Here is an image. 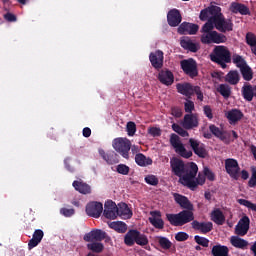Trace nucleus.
<instances>
[{"instance_id": "nucleus-9", "label": "nucleus", "mask_w": 256, "mask_h": 256, "mask_svg": "<svg viewBox=\"0 0 256 256\" xmlns=\"http://www.w3.org/2000/svg\"><path fill=\"white\" fill-rule=\"evenodd\" d=\"M226 173L235 181L239 180V173H241V167L239 162L234 158H228L225 160Z\"/></svg>"}, {"instance_id": "nucleus-64", "label": "nucleus", "mask_w": 256, "mask_h": 256, "mask_svg": "<svg viewBox=\"0 0 256 256\" xmlns=\"http://www.w3.org/2000/svg\"><path fill=\"white\" fill-rule=\"evenodd\" d=\"M248 187H256V170L253 171L252 176L248 181Z\"/></svg>"}, {"instance_id": "nucleus-55", "label": "nucleus", "mask_w": 256, "mask_h": 256, "mask_svg": "<svg viewBox=\"0 0 256 256\" xmlns=\"http://www.w3.org/2000/svg\"><path fill=\"white\" fill-rule=\"evenodd\" d=\"M184 109L186 113H193V111H195V103L191 100H187L184 103Z\"/></svg>"}, {"instance_id": "nucleus-60", "label": "nucleus", "mask_w": 256, "mask_h": 256, "mask_svg": "<svg viewBox=\"0 0 256 256\" xmlns=\"http://www.w3.org/2000/svg\"><path fill=\"white\" fill-rule=\"evenodd\" d=\"M193 95H197L198 101H203L204 99L203 92L201 91V87L199 86H194Z\"/></svg>"}, {"instance_id": "nucleus-14", "label": "nucleus", "mask_w": 256, "mask_h": 256, "mask_svg": "<svg viewBox=\"0 0 256 256\" xmlns=\"http://www.w3.org/2000/svg\"><path fill=\"white\" fill-rule=\"evenodd\" d=\"M183 21V17L181 16V12L176 8L171 9L167 14V22L170 27H179Z\"/></svg>"}, {"instance_id": "nucleus-56", "label": "nucleus", "mask_w": 256, "mask_h": 256, "mask_svg": "<svg viewBox=\"0 0 256 256\" xmlns=\"http://www.w3.org/2000/svg\"><path fill=\"white\" fill-rule=\"evenodd\" d=\"M60 213L64 217H73V215H75V209H73V208H70V209L69 208H61Z\"/></svg>"}, {"instance_id": "nucleus-53", "label": "nucleus", "mask_w": 256, "mask_h": 256, "mask_svg": "<svg viewBox=\"0 0 256 256\" xmlns=\"http://www.w3.org/2000/svg\"><path fill=\"white\" fill-rule=\"evenodd\" d=\"M145 183H147V185L157 187V185H159V178H157L155 175H148L145 177Z\"/></svg>"}, {"instance_id": "nucleus-44", "label": "nucleus", "mask_w": 256, "mask_h": 256, "mask_svg": "<svg viewBox=\"0 0 256 256\" xmlns=\"http://www.w3.org/2000/svg\"><path fill=\"white\" fill-rule=\"evenodd\" d=\"M209 129L214 137H218V139H221V141H225V135L223 134V130L215 126V124L210 125Z\"/></svg>"}, {"instance_id": "nucleus-27", "label": "nucleus", "mask_w": 256, "mask_h": 256, "mask_svg": "<svg viewBox=\"0 0 256 256\" xmlns=\"http://www.w3.org/2000/svg\"><path fill=\"white\" fill-rule=\"evenodd\" d=\"M151 217L149 221L155 229H163L165 227V222L161 219V212L160 211H152L150 212Z\"/></svg>"}, {"instance_id": "nucleus-37", "label": "nucleus", "mask_w": 256, "mask_h": 256, "mask_svg": "<svg viewBox=\"0 0 256 256\" xmlns=\"http://www.w3.org/2000/svg\"><path fill=\"white\" fill-rule=\"evenodd\" d=\"M230 243L233 247H236V249H245L249 245L247 240L240 238L239 236H232Z\"/></svg>"}, {"instance_id": "nucleus-29", "label": "nucleus", "mask_w": 256, "mask_h": 256, "mask_svg": "<svg viewBox=\"0 0 256 256\" xmlns=\"http://www.w3.org/2000/svg\"><path fill=\"white\" fill-rule=\"evenodd\" d=\"M117 217H121V219H131L133 217V212L129 209L127 204L120 203L117 206Z\"/></svg>"}, {"instance_id": "nucleus-15", "label": "nucleus", "mask_w": 256, "mask_h": 256, "mask_svg": "<svg viewBox=\"0 0 256 256\" xmlns=\"http://www.w3.org/2000/svg\"><path fill=\"white\" fill-rule=\"evenodd\" d=\"M198 31L199 25L189 22H183L178 27V33L180 35H197Z\"/></svg>"}, {"instance_id": "nucleus-51", "label": "nucleus", "mask_w": 256, "mask_h": 256, "mask_svg": "<svg viewBox=\"0 0 256 256\" xmlns=\"http://www.w3.org/2000/svg\"><path fill=\"white\" fill-rule=\"evenodd\" d=\"M237 202L239 203V205H243L244 207H247V209H251V211H256V204L249 200L238 199Z\"/></svg>"}, {"instance_id": "nucleus-20", "label": "nucleus", "mask_w": 256, "mask_h": 256, "mask_svg": "<svg viewBox=\"0 0 256 256\" xmlns=\"http://www.w3.org/2000/svg\"><path fill=\"white\" fill-rule=\"evenodd\" d=\"M104 217L106 219H115L117 217V204L112 200H108L104 204Z\"/></svg>"}, {"instance_id": "nucleus-19", "label": "nucleus", "mask_w": 256, "mask_h": 256, "mask_svg": "<svg viewBox=\"0 0 256 256\" xmlns=\"http://www.w3.org/2000/svg\"><path fill=\"white\" fill-rule=\"evenodd\" d=\"M149 59L154 69H161L163 67V51L157 50L156 52H151L149 55Z\"/></svg>"}, {"instance_id": "nucleus-32", "label": "nucleus", "mask_w": 256, "mask_h": 256, "mask_svg": "<svg viewBox=\"0 0 256 256\" xmlns=\"http://www.w3.org/2000/svg\"><path fill=\"white\" fill-rule=\"evenodd\" d=\"M212 256H229V247L221 244L214 245L211 250Z\"/></svg>"}, {"instance_id": "nucleus-2", "label": "nucleus", "mask_w": 256, "mask_h": 256, "mask_svg": "<svg viewBox=\"0 0 256 256\" xmlns=\"http://www.w3.org/2000/svg\"><path fill=\"white\" fill-rule=\"evenodd\" d=\"M195 164V162L185 163L179 158H172L170 160L171 172L176 177H179V183H181V185L189 183V178L193 177L196 171Z\"/></svg>"}, {"instance_id": "nucleus-38", "label": "nucleus", "mask_w": 256, "mask_h": 256, "mask_svg": "<svg viewBox=\"0 0 256 256\" xmlns=\"http://www.w3.org/2000/svg\"><path fill=\"white\" fill-rule=\"evenodd\" d=\"M170 145L173 147V149H175L176 152L179 149H183V143L181 142V138L175 133H172L170 135Z\"/></svg>"}, {"instance_id": "nucleus-28", "label": "nucleus", "mask_w": 256, "mask_h": 256, "mask_svg": "<svg viewBox=\"0 0 256 256\" xmlns=\"http://www.w3.org/2000/svg\"><path fill=\"white\" fill-rule=\"evenodd\" d=\"M72 187H74L75 191H78V193H81L82 195H90L91 193V186L83 180H76L72 183Z\"/></svg>"}, {"instance_id": "nucleus-58", "label": "nucleus", "mask_w": 256, "mask_h": 256, "mask_svg": "<svg viewBox=\"0 0 256 256\" xmlns=\"http://www.w3.org/2000/svg\"><path fill=\"white\" fill-rule=\"evenodd\" d=\"M175 239L176 241H187V239H189V234H187V232H178L176 235H175Z\"/></svg>"}, {"instance_id": "nucleus-41", "label": "nucleus", "mask_w": 256, "mask_h": 256, "mask_svg": "<svg viewBox=\"0 0 256 256\" xmlns=\"http://www.w3.org/2000/svg\"><path fill=\"white\" fill-rule=\"evenodd\" d=\"M156 239H157L158 245L161 247V249H164L165 251L171 249L173 243L170 242L167 237L158 236Z\"/></svg>"}, {"instance_id": "nucleus-22", "label": "nucleus", "mask_w": 256, "mask_h": 256, "mask_svg": "<svg viewBox=\"0 0 256 256\" xmlns=\"http://www.w3.org/2000/svg\"><path fill=\"white\" fill-rule=\"evenodd\" d=\"M174 201L181 207V209L184 210H189V209H194L193 203L189 201V198H187L184 195H181L179 193H174L173 194Z\"/></svg>"}, {"instance_id": "nucleus-21", "label": "nucleus", "mask_w": 256, "mask_h": 256, "mask_svg": "<svg viewBox=\"0 0 256 256\" xmlns=\"http://www.w3.org/2000/svg\"><path fill=\"white\" fill-rule=\"evenodd\" d=\"M99 155L106 161L108 165H115L119 163V155L115 153V151H108L105 152V150L101 149L99 150Z\"/></svg>"}, {"instance_id": "nucleus-52", "label": "nucleus", "mask_w": 256, "mask_h": 256, "mask_svg": "<svg viewBox=\"0 0 256 256\" xmlns=\"http://www.w3.org/2000/svg\"><path fill=\"white\" fill-rule=\"evenodd\" d=\"M116 171L120 175H129V171H131V168L126 164H118L116 166Z\"/></svg>"}, {"instance_id": "nucleus-54", "label": "nucleus", "mask_w": 256, "mask_h": 256, "mask_svg": "<svg viewBox=\"0 0 256 256\" xmlns=\"http://www.w3.org/2000/svg\"><path fill=\"white\" fill-rule=\"evenodd\" d=\"M215 23H213V21L208 20V22H206L202 28H201V33L205 34V33H212V31H214V26Z\"/></svg>"}, {"instance_id": "nucleus-59", "label": "nucleus", "mask_w": 256, "mask_h": 256, "mask_svg": "<svg viewBox=\"0 0 256 256\" xmlns=\"http://www.w3.org/2000/svg\"><path fill=\"white\" fill-rule=\"evenodd\" d=\"M203 111H204V115L208 118V119H213V109H211V106L209 105H205L203 107Z\"/></svg>"}, {"instance_id": "nucleus-1", "label": "nucleus", "mask_w": 256, "mask_h": 256, "mask_svg": "<svg viewBox=\"0 0 256 256\" xmlns=\"http://www.w3.org/2000/svg\"><path fill=\"white\" fill-rule=\"evenodd\" d=\"M200 21H213L215 29L220 33H227L233 31V21L225 19V15L221 12V7L211 5L200 11Z\"/></svg>"}, {"instance_id": "nucleus-43", "label": "nucleus", "mask_w": 256, "mask_h": 256, "mask_svg": "<svg viewBox=\"0 0 256 256\" xmlns=\"http://www.w3.org/2000/svg\"><path fill=\"white\" fill-rule=\"evenodd\" d=\"M240 73L244 79V81H252L253 80V69L250 66H245L240 70Z\"/></svg>"}, {"instance_id": "nucleus-48", "label": "nucleus", "mask_w": 256, "mask_h": 256, "mask_svg": "<svg viewBox=\"0 0 256 256\" xmlns=\"http://www.w3.org/2000/svg\"><path fill=\"white\" fill-rule=\"evenodd\" d=\"M126 131L129 137H133V135L137 133V125L135 124V122H132V121L128 122L126 125Z\"/></svg>"}, {"instance_id": "nucleus-7", "label": "nucleus", "mask_w": 256, "mask_h": 256, "mask_svg": "<svg viewBox=\"0 0 256 256\" xmlns=\"http://www.w3.org/2000/svg\"><path fill=\"white\" fill-rule=\"evenodd\" d=\"M180 67L183 73L190 77V79H195V77H199V67L195 59L188 58L181 60Z\"/></svg>"}, {"instance_id": "nucleus-31", "label": "nucleus", "mask_w": 256, "mask_h": 256, "mask_svg": "<svg viewBox=\"0 0 256 256\" xmlns=\"http://www.w3.org/2000/svg\"><path fill=\"white\" fill-rule=\"evenodd\" d=\"M178 93L181 95H185V97H191L193 95V89L195 86L191 85V83L177 84L176 85Z\"/></svg>"}, {"instance_id": "nucleus-36", "label": "nucleus", "mask_w": 256, "mask_h": 256, "mask_svg": "<svg viewBox=\"0 0 256 256\" xmlns=\"http://www.w3.org/2000/svg\"><path fill=\"white\" fill-rule=\"evenodd\" d=\"M135 163L138 164L139 167H147L153 165V159L150 157L146 158L143 153H138L135 155Z\"/></svg>"}, {"instance_id": "nucleus-8", "label": "nucleus", "mask_w": 256, "mask_h": 256, "mask_svg": "<svg viewBox=\"0 0 256 256\" xmlns=\"http://www.w3.org/2000/svg\"><path fill=\"white\" fill-rule=\"evenodd\" d=\"M113 149L124 159H129V151H131V141L127 138H115L112 141Z\"/></svg>"}, {"instance_id": "nucleus-63", "label": "nucleus", "mask_w": 256, "mask_h": 256, "mask_svg": "<svg viewBox=\"0 0 256 256\" xmlns=\"http://www.w3.org/2000/svg\"><path fill=\"white\" fill-rule=\"evenodd\" d=\"M171 113L173 117H176V118L182 117L183 115V111L181 110V108H178V107H173L171 109Z\"/></svg>"}, {"instance_id": "nucleus-13", "label": "nucleus", "mask_w": 256, "mask_h": 256, "mask_svg": "<svg viewBox=\"0 0 256 256\" xmlns=\"http://www.w3.org/2000/svg\"><path fill=\"white\" fill-rule=\"evenodd\" d=\"M251 225V220L249 219V216L245 215L243 216L235 229L236 235H239L240 237H245L247 233L249 232V226Z\"/></svg>"}, {"instance_id": "nucleus-11", "label": "nucleus", "mask_w": 256, "mask_h": 256, "mask_svg": "<svg viewBox=\"0 0 256 256\" xmlns=\"http://www.w3.org/2000/svg\"><path fill=\"white\" fill-rule=\"evenodd\" d=\"M195 169L196 171L192 177L189 178V182H184V187L191 189V191H195L198 185H205V174L203 175L199 173L197 176V173L199 172V167L197 164H195Z\"/></svg>"}, {"instance_id": "nucleus-40", "label": "nucleus", "mask_w": 256, "mask_h": 256, "mask_svg": "<svg viewBox=\"0 0 256 256\" xmlns=\"http://www.w3.org/2000/svg\"><path fill=\"white\" fill-rule=\"evenodd\" d=\"M217 91L224 97V99H229V97H231V86H229V84H220Z\"/></svg>"}, {"instance_id": "nucleus-61", "label": "nucleus", "mask_w": 256, "mask_h": 256, "mask_svg": "<svg viewBox=\"0 0 256 256\" xmlns=\"http://www.w3.org/2000/svg\"><path fill=\"white\" fill-rule=\"evenodd\" d=\"M204 176L208 181H215V174L209 168H204Z\"/></svg>"}, {"instance_id": "nucleus-6", "label": "nucleus", "mask_w": 256, "mask_h": 256, "mask_svg": "<svg viewBox=\"0 0 256 256\" xmlns=\"http://www.w3.org/2000/svg\"><path fill=\"white\" fill-rule=\"evenodd\" d=\"M124 243L127 247H133L135 243L140 247H145V245H149V238L137 229H130L124 236Z\"/></svg>"}, {"instance_id": "nucleus-42", "label": "nucleus", "mask_w": 256, "mask_h": 256, "mask_svg": "<svg viewBox=\"0 0 256 256\" xmlns=\"http://www.w3.org/2000/svg\"><path fill=\"white\" fill-rule=\"evenodd\" d=\"M214 33L215 31L202 34L200 38L201 43H203V45H211V43H214Z\"/></svg>"}, {"instance_id": "nucleus-4", "label": "nucleus", "mask_w": 256, "mask_h": 256, "mask_svg": "<svg viewBox=\"0 0 256 256\" xmlns=\"http://www.w3.org/2000/svg\"><path fill=\"white\" fill-rule=\"evenodd\" d=\"M166 219L173 227H183V225L195 221V214L193 209L182 210L177 214H166Z\"/></svg>"}, {"instance_id": "nucleus-17", "label": "nucleus", "mask_w": 256, "mask_h": 256, "mask_svg": "<svg viewBox=\"0 0 256 256\" xmlns=\"http://www.w3.org/2000/svg\"><path fill=\"white\" fill-rule=\"evenodd\" d=\"M225 117L228 119L230 125H237L243 119L244 114L241 110L233 108L225 113Z\"/></svg>"}, {"instance_id": "nucleus-62", "label": "nucleus", "mask_w": 256, "mask_h": 256, "mask_svg": "<svg viewBox=\"0 0 256 256\" xmlns=\"http://www.w3.org/2000/svg\"><path fill=\"white\" fill-rule=\"evenodd\" d=\"M4 19L9 23H15V21H17V16H15V14L11 12H7L6 14H4Z\"/></svg>"}, {"instance_id": "nucleus-10", "label": "nucleus", "mask_w": 256, "mask_h": 256, "mask_svg": "<svg viewBox=\"0 0 256 256\" xmlns=\"http://www.w3.org/2000/svg\"><path fill=\"white\" fill-rule=\"evenodd\" d=\"M189 145L195 155H197V157H199L200 159H206V157L209 156V152L207 151V148L205 147V144H203V142L195 138H190Z\"/></svg>"}, {"instance_id": "nucleus-39", "label": "nucleus", "mask_w": 256, "mask_h": 256, "mask_svg": "<svg viewBox=\"0 0 256 256\" xmlns=\"http://www.w3.org/2000/svg\"><path fill=\"white\" fill-rule=\"evenodd\" d=\"M232 63L238 67V69H244V67H247V61H245V58L239 54H233L232 56Z\"/></svg>"}, {"instance_id": "nucleus-33", "label": "nucleus", "mask_w": 256, "mask_h": 256, "mask_svg": "<svg viewBox=\"0 0 256 256\" xmlns=\"http://www.w3.org/2000/svg\"><path fill=\"white\" fill-rule=\"evenodd\" d=\"M211 221L216 223V225H223L225 223V215L221 209L216 208L211 212Z\"/></svg>"}, {"instance_id": "nucleus-46", "label": "nucleus", "mask_w": 256, "mask_h": 256, "mask_svg": "<svg viewBox=\"0 0 256 256\" xmlns=\"http://www.w3.org/2000/svg\"><path fill=\"white\" fill-rule=\"evenodd\" d=\"M172 129L175 131V133H178L180 137H189V132H187V130H184L183 127H181L177 123L172 124Z\"/></svg>"}, {"instance_id": "nucleus-35", "label": "nucleus", "mask_w": 256, "mask_h": 256, "mask_svg": "<svg viewBox=\"0 0 256 256\" xmlns=\"http://www.w3.org/2000/svg\"><path fill=\"white\" fill-rule=\"evenodd\" d=\"M226 83H229V85H237L239 81H241V77L239 76V71L232 70L227 73L225 76Z\"/></svg>"}, {"instance_id": "nucleus-5", "label": "nucleus", "mask_w": 256, "mask_h": 256, "mask_svg": "<svg viewBox=\"0 0 256 256\" xmlns=\"http://www.w3.org/2000/svg\"><path fill=\"white\" fill-rule=\"evenodd\" d=\"M210 61L225 69L227 63H231V51L224 45L215 46L210 54Z\"/></svg>"}, {"instance_id": "nucleus-30", "label": "nucleus", "mask_w": 256, "mask_h": 256, "mask_svg": "<svg viewBox=\"0 0 256 256\" xmlns=\"http://www.w3.org/2000/svg\"><path fill=\"white\" fill-rule=\"evenodd\" d=\"M180 45L183 49L190 51L191 53H197L199 51V45L189 38L182 39Z\"/></svg>"}, {"instance_id": "nucleus-23", "label": "nucleus", "mask_w": 256, "mask_h": 256, "mask_svg": "<svg viewBox=\"0 0 256 256\" xmlns=\"http://www.w3.org/2000/svg\"><path fill=\"white\" fill-rule=\"evenodd\" d=\"M43 237H45V233L41 229H36L32 235V239L28 242V249L31 251V249H35L41 241H43Z\"/></svg>"}, {"instance_id": "nucleus-16", "label": "nucleus", "mask_w": 256, "mask_h": 256, "mask_svg": "<svg viewBox=\"0 0 256 256\" xmlns=\"http://www.w3.org/2000/svg\"><path fill=\"white\" fill-rule=\"evenodd\" d=\"M191 226L194 231H198L202 235H207V233H211V230L213 229V222H199L194 220L191 223Z\"/></svg>"}, {"instance_id": "nucleus-47", "label": "nucleus", "mask_w": 256, "mask_h": 256, "mask_svg": "<svg viewBox=\"0 0 256 256\" xmlns=\"http://www.w3.org/2000/svg\"><path fill=\"white\" fill-rule=\"evenodd\" d=\"M194 241L195 243H197V245H200V247H209V239L203 236H194Z\"/></svg>"}, {"instance_id": "nucleus-49", "label": "nucleus", "mask_w": 256, "mask_h": 256, "mask_svg": "<svg viewBox=\"0 0 256 256\" xmlns=\"http://www.w3.org/2000/svg\"><path fill=\"white\" fill-rule=\"evenodd\" d=\"M176 153H178V155H180L184 159H189L190 157H193V152L191 150L188 151L184 145L182 146V148H179Z\"/></svg>"}, {"instance_id": "nucleus-26", "label": "nucleus", "mask_w": 256, "mask_h": 256, "mask_svg": "<svg viewBox=\"0 0 256 256\" xmlns=\"http://www.w3.org/2000/svg\"><path fill=\"white\" fill-rule=\"evenodd\" d=\"M242 97L245 101H253V97H256V86L251 84H244L241 90Z\"/></svg>"}, {"instance_id": "nucleus-18", "label": "nucleus", "mask_w": 256, "mask_h": 256, "mask_svg": "<svg viewBox=\"0 0 256 256\" xmlns=\"http://www.w3.org/2000/svg\"><path fill=\"white\" fill-rule=\"evenodd\" d=\"M158 80L160 81V83H162V85H166V87H169L173 85L175 81V76L170 70H161L158 73Z\"/></svg>"}, {"instance_id": "nucleus-57", "label": "nucleus", "mask_w": 256, "mask_h": 256, "mask_svg": "<svg viewBox=\"0 0 256 256\" xmlns=\"http://www.w3.org/2000/svg\"><path fill=\"white\" fill-rule=\"evenodd\" d=\"M148 133L152 137H161V129L158 127H150L148 129Z\"/></svg>"}, {"instance_id": "nucleus-50", "label": "nucleus", "mask_w": 256, "mask_h": 256, "mask_svg": "<svg viewBox=\"0 0 256 256\" xmlns=\"http://www.w3.org/2000/svg\"><path fill=\"white\" fill-rule=\"evenodd\" d=\"M245 40H246L247 45H249V47H253L256 45V35L252 32L246 33Z\"/></svg>"}, {"instance_id": "nucleus-25", "label": "nucleus", "mask_w": 256, "mask_h": 256, "mask_svg": "<svg viewBox=\"0 0 256 256\" xmlns=\"http://www.w3.org/2000/svg\"><path fill=\"white\" fill-rule=\"evenodd\" d=\"M229 11H231V13H234L235 15H237V13H240V15H251L249 7L239 2H232L230 4Z\"/></svg>"}, {"instance_id": "nucleus-3", "label": "nucleus", "mask_w": 256, "mask_h": 256, "mask_svg": "<svg viewBox=\"0 0 256 256\" xmlns=\"http://www.w3.org/2000/svg\"><path fill=\"white\" fill-rule=\"evenodd\" d=\"M109 242L111 241V237L107 235V232L101 229H94L88 233H86L83 237V240L88 243L86 245L88 251H92V253H103L105 249V245L101 243V241Z\"/></svg>"}, {"instance_id": "nucleus-45", "label": "nucleus", "mask_w": 256, "mask_h": 256, "mask_svg": "<svg viewBox=\"0 0 256 256\" xmlns=\"http://www.w3.org/2000/svg\"><path fill=\"white\" fill-rule=\"evenodd\" d=\"M214 42L216 45H219L221 43H227V36L223 33H219L214 30Z\"/></svg>"}, {"instance_id": "nucleus-12", "label": "nucleus", "mask_w": 256, "mask_h": 256, "mask_svg": "<svg viewBox=\"0 0 256 256\" xmlns=\"http://www.w3.org/2000/svg\"><path fill=\"white\" fill-rule=\"evenodd\" d=\"M86 213L89 217L99 219L103 213V204L101 202H90L86 205Z\"/></svg>"}, {"instance_id": "nucleus-24", "label": "nucleus", "mask_w": 256, "mask_h": 256, "mask_svg": "<svg viewBox=\"0 0 256 256\" xmlns=\"http://www.w3.org/2000/svg\"><path fill=\"white\" fill-rule=\"evenodd\" d=\"M182 125L184 129H195V127H199V119L195 114H186Z\"/></svg>"}, {"instance_id": "nucleus-34", "label": "nucleus", "mask_w": 256, "mask_h": 256, "mask_svg": "<svg viewBox=\"0 0 256 256\" xmlns=\"http://www.w3.org/2000/svg\"><path fill=\"white\" fill-rule=\"evenodd\" d=\"M108 227L116 231V233H121V234L127 233V229H128L127 224L123 221L110 222L108 223Z\"/></svg>"}]
</instances>
